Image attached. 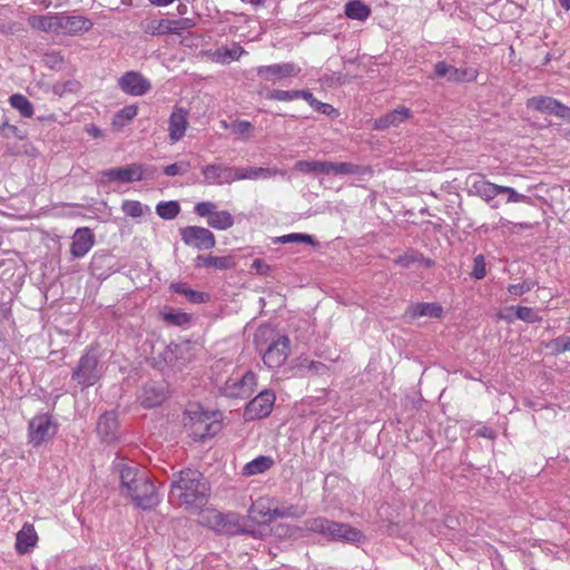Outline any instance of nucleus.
Listing matches in <instances>:
<instances>
[{"mask_svg":"<svg viewBox=\"0 0 570 570\" xmlns=\"http://www.w3.org/2000/svg\"><path fill=\"white\" fill-rule=\"evenodd\" d=\"M117 466L124 495L129 497L142 509L153 508L159 502L156 488L145 471L122 462Z\"/></svg>","mask_w":570,"mask_h":570,"instance_id":"obj_1","label":"nucleus"},{"mask_svg":"<svg viewBox=\"0 0 570 570\" xmlns=\"http://www.w3.org/2000/svg\"><path fill=\"white\" fill-rule=\"evenodd\" d=\"M171 495L188 510H197L207 503L209 487L196 470L180 471L171 483Z\"/></svg>","mask_w":570,"mask_h":570,"instance_id":"obj_2","label":"nucleus"},{"mask_svg":"<svg viewBox=\"0 0 570 570\" xmlns=\"http://www.w3.org/2000/svg\"><path fill=\"white\" fill-rule=\"evenodd\" d=\"M185 415V426L195 440L213 436L219 429V414L206 412L199 405H190Z\"/></svg>","mask_w":570,"mask_h":570,"instance_id":"obj_3","label":"nucleus"},{"mask_svg":"<svg viewBox=\"0 0 570 570\" xmlns=\"http://www.w3.org/2000/svg\"><path fill=\"white\" fill-rule=\"evenodd\" d=\"M200 523L216 532L236 534L239 532L254 533L242 525V519L236 513H220L216 510H205L200 513Z\"/></svg>","mask_w":570,"mask_h":570,"instance_id":"obj_4","label":"nucleus"},{"mask_svg":"<svg viewBox=\"0 0 570 570\" xmlns=\"http://www.w3.org/2000/svg\"><path fill=\"white\" fill-rule=\"evenodd\" d=\"M257 385V376L253 371H246L243 374L236 373L227 379L222 386V393L232 399L249 397Z\"/></svg>","mask_w":570,"mask_h":570,"instance_id":"obj_5","label":"nucleus"},{"mask_svg":"<svg viewBox=\"0 0 570 570\" xmlns=\"http://www.w3.org/2000/svg\"><path fill=\"white\" fill-rule=\"evenodd\" d=\"M57 433V424L48 414L32 417L28 426L29 442L33 446H40L51 440Z\"/></svg>","mask_w":570,"mask_h":570,"instance_id":"obj_6","label":"nucleus"},{"mask_svg":"<svg viewBox=\"0 0 570 570\" xmlns=\"http://www.w3.org/2000/svg\"><path fill=\"white\" fill-rule=\"evenodd\" d=\"M153 173L154 169L139 163H132L124 167L106 169L101 175L108 181L134 183L142 180Z\"/></svg>","mask_w":570,"mask_h":570,"instance_id":"obj_7","label":"nucleus"},{"mask_svg":"<svg viewBox=\"0 0 570 570\" xmlns=\"http://www.w3.org/2000/svg\"><path fill=\"white\" fill-rule=\"evenodd\" d=\"M101 376V367L98 364L97 355L87 352L79 361L72 373V379L82 386L94 385Z\"/></svg>","mask_w":570,"mask_h":570,"instance_id":"obj_8","label":"nucleus"},{"mask_svg":"<svg viewBox=\"0 0 570 570\" xmlns=\"http://www.w3.org/2000/svg\"><path fill=\"white\" fill-rule=\"evenodd\" d=\"M181 239L188 246L197 249H210L215 246L214 234L204 227L188 226L180 230Z\"/></svg>","mask_w":570,"mask_h":570,"instance_id":"obj_9","label":"nucleus"},{"mask_svg":"<svg viewBox=\"0 0 570 570\" xmlns=\"http://www.w3.org/2000/svg\"><path fill=\"white\" fill-rule=\"evenodd\" d=\"M289 354V340L287 336H279L263 354V362L269 368L281 367Z\"/></svg>","mask_w":570,"mask_h":570,"instance_id":"obj_10","label":"nucleus"},{"mask_svg":"<svg viewBox=\"0 0 570 570\" xmlns=\"http://www.w3.org/2000/svg\"><path fill=\"white\" fill-rule=\"evenodd\" d=\"M275 394L265 390L254 397L245 409V415L248 420H255L269 415L275 403Z\"/></svg>","mask_w":570,"mask_h":570,"instance_id":"obj_11","label":"nucleus"},{"mask_svg":"<svg viewBox=\"0 0 570 570\" xmlns=\"http://www.w3.org/2000/svg\"><path fill=\"white\" fill-rule=\"evenodd\" d=\"M272 498H258L248 509V517L258 524H268L276 519L277 507Z\"/></svg>","mask_w":570,"mask_h":570,"instance_id":"obj_12","label":"nucleus"},{"mask_svg":"<svg viewBox=\"0 0 570 570\" xmlns=\"http://www.w3.org/2000/svg\"><path fill=\"white\" fill-rule=\"evenodd\" d=\"M94 23L82 16H69L58 13L57 35L75 36L80 32L89 31Z\"/></svg>","mask_w":570,"mask_h":570,"instance_id":"obj_13","label":"nucleus"},{"mask_svg":"<svg viewBox=\"0 0 570 570\" xmlns=\"http://www.w3.org/2000/svg\"><path fill=\"white\" fill-rule=\"evenodd\" d=\"M302 68L294 62L274 63L269 66H259L257 75L266 81H276L287 77H296Z\"/></svg>","mask_w":570,"mask_h":570,"instance_id":"obj_14","label":"nucleus"},{"mask_svg":"<svg viewBox=\"0 0 570 570\" xmlns=\"http://www.w3.org/2000/svg\"><path fill=\"white\" fill-rule=\"evenodd\" d=\"M118 85L124 92L131 96H142L151 88L150 81L136 71H128L122 75L118 80Z\"/></svg>","mask_w":570,"mask_h":570,"instance_id":"obj_15","label":"nucleus"},{"mask_svg":"<svg viewBox=\"0 0 570 570\" xmlns=\"http://www.w3.org/2000/svg\"><path fill=\"white\" fill-rule=\"evenodd\" d=\"M528 108L554 115L559 118H567L570 115V108L561 104L560 101L551 98V97H533L527 102Z\"/></svg>","mask_w":570,"mask_h":570,"instance_id":"obj_16","label":"nucleus"},{"mask_svg":"<svg viewBox=\"0 0 570 570\" xmlns=\"http://www.w3.org/2000/svg\"><path fill=\"white\" fill-rule=\"evenodd\" d=\"M435 77L446 78L449 81L463 82L476 79L478 72L473 68H455L444 61H439L434 67Z\"/></svg>","mask_w":570,"mask_h":570,"instance_id":"obj_17","label":"nucleus"},{"mask_svg":"<svg viewBox=\"0 0 570 570\" xmlns=\"http://www.w3.org/2000/svg\"><path fill=\"white\" fill-rule=\"evenodd\" d=\"M188 128V111L181 107H175L168 119V138L171 144L183 139Z\"/></svg>","mask_w":570,"mask_h":570,"instance_id":"obj_18","label":"nucleus"},{"mask_svg":"<svg viewBox=\"0 0 570 570\" xmlns=\"http://www.w3.org/2000/svg\"><path fill=\"white\" fill-rule=\"evenodd\" d=\"M232 166L225 164H209L202 167L204 183L207 185L233 184Z\"/></svg>","mask_w":570,"mask_h":570,"instance_id":"obj_19","label":"nucleus"},{"mask_svg":"<svg viewBox=\"0 0 570 570\" xmlns=\"http://www.w3.org/2000/svg\"><path fill=\"white\" fill-rule=\"evenodd\" d=\"M95 245V236L88 227L77 228L70 247L75 257H83Z\"/></svg>","mask_w":570,"mask_h":570,"instance_id":"obj_20","label":"nucleus"},{"mask_svg":"<svg viewBox=\"0 0 570 570\" xmlns=\"http://www.w3.org/2000/svg\"><path fill=\"white\" fill-rule=\"evenodd\" d=\"M97 432L105 442H114L118 438V420L114 411L105 412L98 423Z\"/></svg>","mask_w":570,"mask_h":570,"instance_id":"obj_21","label":"nucleus"},{"mask_svg":"<svg viewBox=\"0 0 570 570\" xmlns=\"http://www.w3.org/2000/svg\"><path fill=\"white\" fill-rule=\"evenodd\" d=\"M246 53L247 52L242 46L238 43H232L230 46L217 48L215 51H209L207 56L214 62L228 65L233 61L239 60V58Z\"/></svg>","mask_w":570,"mask_h":570,"instance_id":"obj_22","label":"nucleus"},{"mask_svg":"<svg viewBox=\"0 0 570 570\" xmlns=\"http://www.w3.org/2000/svg\"><path fill=\"white\" fill-rule=\"evenodd\" d=\"M471 179V191L484 202L490 203L500 195V185L484 180L480 175H473Z\"/></svg>","mask_w":570,"mask_h":570,"instance_id":"obj_23","label":"nucleus"},{"mask_svg":"<svg viewBox=\"0 0 570 570\" xmlns=\"http://www.w3.org/2000/svg\"><path fill=\"white\" fill-rule=\"evenodd\" d=\"M233 183L244 179H266L277 174L276 169L263 167H233L232 166Z\"/></svg>","mask_w":570,"mask_h":570,"instance_id":"obj_24","label":"nucleus"},{"mask_svg":"<svg viewBox=\"0 0 570 570\" xmlns=\"http://www.w3.org/2000/svg\"><path fill=\"white\" fill-rule=\"evenodd\" d=\"M410 109L406 107H399L395 110L380 117L374 122V128L383 130L390 127H397L410 117Z\"/></svg>","mask_w":570,"mask_h":570,"instance_id":"obj_25","label":"nucleus"},{"mask_svg":"<svg viewBox=\"0 0 570 570\" xmlns=\"http://www.w3.org/2000/svg\"><path fill=\"white\" fill-rule=\"evenodd\" d=\"M38 541L37 532L32 524L26 523L17 533L16 550L18 553H27Z\"/></svg>","mask_w":570,"mask_h":570,"instance_id":"obj_26","label":"nucleus"},{"mask_svg":"<svg viewBox=\"0 0 570 570\" xmlns=\"http://www.w3.org/2000/svg\"><path fill=\"white\" fill-rule=\"evenodd\" d=\"M28 23L32 29L57 35L58 13L32 14Z\"/></svg>","mask_w":570,"mask_h":570,"instance_id":"obj_27","label":"nucleus"},{"mask_svg":"<svg viewBox=\"0 0 570 570\" xmlns=\"http://www.w3.org/2000/svg\"><path fill=\"white\" fill-rule=\"evenodd\" d=\"M406 316L415 320L422 316L441 317L442 307L436 303H417L406 309Z\"/></svg>","mask_w":570,"mask_h":570,"instance_id":"obj_28","label":"nucleus"},{"mask_svg":"<svg viewBox=\"0 0 570 570\" xmlns=\"http://www.w3.org/2000/svg\"><path fill=\"white\" fill-rule=\"evenodd\" d=\"M306 528L312 532L322 534L327 539L333 540L335 535V528H337V522L318 517L308 520L306 522Z\"/></svg>","mask_w":570,"mask_h":570,"instance_id":"obj_29","label":"nucleus"},{"mask_svg":"<svg viewBox=\"0 0 570 570\" xmlns=\"http://www.w3.org/2000/svg\"><path fill=\"white\" fill-rule=\"evenodd\" d=\"M274 460L269 455H259L246 463L242 470L243 475L253 476L265 473L274 465Z\"/></svg>","mask_w":570,"mask_h":570,"instance_id":"obj_30","label":"nucleus"},{"mask_svg":"<svg viewBox=\"0 0 570 570\" xmlns=\"http://www.w3.org/2000/svg\"><path fill=\"white\" fill-rule=\"evenodd\" d=\"M165 397L164 391L155 385L145 386L138 396L140 404L147 409L161 404Z\"/></svg>","mask_w":570,"mask_h":570,"instance_id":"obj_31","label":"nucleus"},{"mask_svg":"<svg viewBox=\"0 0 570 570\" xmlns=\"http://www.w3.org/2000/svg\"><path fill=\"white\" fill-rule=\"evenodd\" d=\"M196 265L199 267H215L217 269H229L235 266V261L230 256L199 255L196 258Z\"/></svg>","mask_w":570,"mask_h":570,"instance_id":"obj_32","label":"nucleus"},{"mask_svg":"<svg viewBox=\"0 0 570 570\" xmlns=\"http://www.w3.org/2000/svg\"><path fill=\"white\" fill-rule=\"evenodd\" d=\"M333 540L348 543H360L364 540V535L358 529L353 528L346 523L337 522V528H335V535Z\"/></svg>","mask_w":570,"mask_h":570,"instance_id":"obj_33","label":"nucleus"},{"mask_svg":"<svg viewBox=\"0 0 570 570\" xmlns=\"http://www.w3.org/2000/svg\"><path fill=\"white\" fill-rule=\"evenodd\" d=\"M345 14L350 19L365 21L371 14V9L362 0H351L345 4Z\"/></svg>","mask_w":570,"mask_h":570,"instance_id":"obj_34","label":"nucleus"},{"mask_svg":"<svg viewBox=\"0 0 570 570\" xmlns=\"http://www.w3.org/2000/svg\"><path fill=\"white\" fill-rule=\"evenodd\" d=\"M208 225L215 229L225 230L233 226L234 217L227 210H216L207 220Z\"/></svg>","mask_w":570,"mask_h":570,"instance_id":"obj_35","label":"nucleus"},{"mask_svg":"<svg viewBox=\"0 0 570 570\" xmlns=\"http://www.w3.org/2000/svg\"><path fill=\"white\" fill-rule=\"evenodd\" d=\"M360 173H361L360 166H357L355 164L327 161L326 175L343 176V175H355V174H360Z\"/></svg>","mask_w":570,"mask_h":570,"instance_id":"obj_36","label":"nucleus"},{"mask_svg":"<svg viewBox=\"0 0 570 570\" xmlns=\"http://www.w3.org/2000/svg\"><path fill=\"white\" fill-rule=\"evenodd\" d=\"M171 288L174 292L184 295L191 303H204L208 299L206 293L194 291L185 283L171 284Z\"/></svg>","mask_w":570,"mask_h":570,"instance_id":"obj_37","label":"nucleus"},{"mask_svg":"<svg viewBox=\"0 0 570 570\" xmlns=\"http://www.w3.org/2000/svg\"><path fill=\"white\" fill-rule=\"evenodd\" d=\"M274 244H299L304 243L307 245L316 246L317 242L314 239L312 235L303 234V233H292L283 236L275 237L273 239Z\"/></svg>","mask_w":570,"mask_h":570,"instance_id":"obj_38","label":"nucleus"},{"mask_svg":"<svg viewBox=\"0 0 570 570\" xmlns=\"http://www.w3.org/2000/svg\"><path fill=\"white\" fill-rule=\"evenodd\" d=\"M10 106L18 110L22 117L30 118L33 115L32 104L21 94H14L9 98Z\"/></svg>","mask_w":570,"mask_h":570,"instance_id":"obj_39","label":"nucleus"},{"mask_svg":"<svg viewBox=\"0 0 570 570\" xmlns=\"http://www.w3.org/2000/svg\"><path fill=\"white\" fill-rule=\"evenodd\" d=\"M144 31L151 36L170 35L169 19H153L147 21Z\"/></svg>","mask_w":570,"mask_h":570,"instance_id":"obj_40","label":"nucleus"},{"mask_svg":"<svg viewBox=\"0 0 570 570\" xmlns=\"http://www.w3.org/2000/svg\"><path fill=\"white\" fill-rule=\"evenodd\" d=\"M137 115V107L129 105L120 109L112 119V126L120 129Z\"/></svg>","mask_w":570,"mask_h":570,"instance_id":"obj_41","label":"nucleus"},{"mask_svg":"<svg viewBox=\"0 0 570 570\" xmlns=\"http://www.w3.org/2000/svg\"><path fill=\"white\" fill-rule=\"evenodd\" d=\"M121 210L129 217L139 218L149 212V207L138 200L126 199L121 204Z\"/></svg>","mask_w":570,"mask_h":570,"instance_id":"obj_42","label":"nucleus"},{"mask_svg":"<svg viewBox=\"0 0 570 570\" xmlns=\"http://www.w3.org/2000/svg\"><path fill=\"white\" fill-rule=\"evenodd\" d=\"M180 212V206L177 202H161L156 206V213L164 219H174Z\"/></svg>","mask_w":570,"mask_h":570,"instance_id":"obj_43","label":"nucleus"},{"mask_svg":"<svg viewBox=\"0 0 570 570\" xmlns=\"http://www.w3.org/2000/svg\"><path fill=\"white\" fill-rule=\"evenodd\" d=\"M327 161L318 160H299L295 164V169L305 174L321 173L326 175Z\"/></svg>","mask_w":570,"mask_h":570,"instance_id":"obj_44","label":"nucleus"},{"mask_svg":"<svg viewBox=\"0 0 570 570\" xmlns=\"http://www.w3.org/2000/svg\"><path fill=\"white\" fill-rule=\"evenodd\" d=\"M195 24V21L190 18L169 20L170 35H181L184 31L194 28Z\"/></svg>","mask_w":570,"mask_h":570,"instance_id":"obj_45","label":"nucleus"},{"mask_svg":"<svg viewBox=\"0 0 570 570\" xmlns=\"http://www.w3.org/2000/svg\"><path fill=\"white\" fill-rule=\"evenodd\" d=\"M515 318L527 323L541 322V317L531 308L527 306H518L514 309Z\"/></svg>","mask_w":570,"mask_h":570,"instance_id":"obj_46","label":"nucleus"},{"mask_svg":"<svg viewBox=\"0 0 570 570\" xmlns=\"http://www.w3.org/2000/svg\"><path fill=\"white\" fill-rule=\"evenodd\" d=\"M190 169V163L187 160L177 161L164 167V174L173 177L177 175H185Z\"/></svg>","mask_w":570,"mask_h":570,"instance_id":"obj_47","label":"nucleus"},{"mask_svg":"<svg viewBox=\"0 0 570 570\" xmlns=\"http://www.w3.org/2000/svg\"><path fill=\"white\" fill-rule=\"evenodd\" d=\"M304 514H305L304 508L289 504V505L282 507V508L277 507L276 519L277 518H294L295 519V518H301Z\"/></svg>","mask_w":570,"mask_h":570,"instance_id":"obj_48","label":"nucleus"},{"mask_svg":"<svg viewBox=\"0 0 570 570\" xmlns=\"http://www.w3.org/2000/svg\"><path fill=\"white\" fill-rule=\"evenodd\" d=\"M230 129L240 138L247 139L253 131V125L247 120H236L230 125Z\"/></svg>","mask_w":570,"mask_h":570,"instance_id":"obj_49","label":"nucleus"},{"mask_svg":"<svg viewBox=\"0 0 570 570\" xmlns=\"http://www.w3.org/2000/svg\"><path fill=\"white\" fill-rule=\"evenodd\" d=\"M267 99L277 101H292L297 99V90L273 89L267 94Z\"/></svg>","mask_w":570,"mask_h":570,"instance_id":"obj_50","label":"nucleus"},{"mask_svg":"<svg viewBox=\"0 0 570 570\" xmlns=\"http://www.w3.org/2000/svg\"><path fill=\"white\" fill-rule=\"evenodd\" d=\"M500 194L508 195V203H523L528 200V197L525 195L518 193L514 188L509 186L500 185Z\"/></svg>","mask_w":570,"mask_h":570,"instance_id":"obj_51","label":"nucleus"},{"mask_svg":"<svg viewBox=\"0 0 570 570\" xmlns=\"http://www.w3.org/2000/svg\"><path fill=\"white\" fill-rule=\"evenodd\" d=\"M216 204L212 202H202L196 204L195 206V213L199 215L200 217H208L210 218V215L215 214L216 212Z\"/></svg>","mask_w":570,"mask_h":570,"instance_id":"obj_52","label":"nucleus"},{"mask_svg":"<svg viewBox=\"0 0 570 570\" xmlns=\"http://www.w3.org/2000/svg\"><path fill=\"white\" fill-rule=\"evenodd\" d=\"M487 274L485 262L483 255L474 258L473 271L471 275L476 279H482Z\"/></svg>","mask_w":570,"mask_h":570,"instance_id":"obj_53","label":"nucleus"},{"mask_svg":"<svg viewBox=\"0 0 570 570\" xmlns=\"http://www.w3.org/2000/svg\"><path fill=\"white\" fill-rule=\"evenodd\" d=\"M551 345L553 346L557 353L570 351V337L559 336L551 342Z\"/></svg>","mask_w":570,"mask_h":570,"instance_id":"obj_54","label":"nucleus"},{"mask_svg":"<svg viewBox=\"0 0 570 570\" xmlns=\"http://www.w3.org/2000/svg\"><path fill=\"white\" fill-rule=\"evenodd\" d=\"M417 259H419V255L406 253L402 256H399L395 259V264L403 266V267H409L411 264H413Z\"/></svg>","mask_w":570,"mask_h":570,"instance_id":"obj_55","label":"nucleus"},{"mask_svg":"<svg viewBox=\"0 0 570 570\" xmlns=\"http://www.w3.org/2000/svg\"><path fill=\"white\" fill-rule=\"evenodd\" d=\"M252 268L256 271L259 275H267L269 272V266L263 259H255L252 264Z\"/></svg>","mask_w":570,"mask_h":570,"instance_id":"obj_56","label":"nucleus"},{"mask_svg":"<svg viewBox=\"0 0 570 570\" xmlns=\"http://www.w3.org/2000/svg\"><path fill=\"white\" fill-rule=\"evenodd\" d=\"M515 307H509L505 309H501L498 312L497 316L499 320H503L508 323H512L515 318V315L513 316L512 313L514 312Z\"/></svg>","mask_w":570,"mask_h":570,"instance_id":"obj_57","label":"nucleus"},{"mask_svg":"<svg viewBox=\"0 0 570 570\" xmlns=\"http://www.w3.org/2000/svg\"><path fill=\"white\" fill-rule=\"evenodd\" d=\"M318 112L330 116L332 118H336L340 114L337 109H335L332 105L323 102V105L320 106Z\"/></svg>","mask_w":570,"mask_h":570,"instance_id":"obj_58","label":"nucleus"},{"mask_svg":"<svg viewBox=\"0 0 570 570\" xmlns=\"http://www.w3.org/2000/svg\"><path fill=\"white\" fill-rule=\"evenodd\" d=\"M2 129L7 131L6 132L7 137H9L11 135V136H14V137H17L19 139H23L24 138V136L21 134L20 129L17 126L4 124L2 126Z\"/></svg>","mask_w":570,"mask_h":570,"instance_id":"obj_59","label":"nucleus"},{"mask_svg":"<svg viewBox=\"0 0 570 570\" xmlns=\"http://www.w3.org/2000/svg\"><path fill=\"white\" fill-rule=\"evenodd\" d=\"M508 292L513 296H521L527 293V287H522V284H511L508 286Z\"/></svg>","mask_w":570,"mask_h":570,"instance_id":"obj_60","label":"nucleus"},{"mask_svg":"<svg viewBox=\"0 0 570 570\" xmlns=\"http://www.w3.org/2000/svg\"><path fill=\"white\" fill-rule=\"evenodd\" d=\"M326 366L321 362L308 361V372L321 374L325 371Z\"/></svg>","mask_w":570,"mask_h":570,"instance_id":"obj_61","label":"nucleus"},{"mask_svg":"<svg viewBox=\"0 0 570 570\" xmlns=\"http://www.w3.org/2000/svg\"><path fill=\"white\" fill-rule=\"evenodd\" d=\"M511 225H513V224L510 220H508L507 218L500 217L498 223L494 225V228L495 229H501L502 232H504Z\"/></svg>","mask_w":570,"mask_h":570,"instance_id":"obj_62","label":"nucleus"},{"mask_svg":"<svg viewBox=\"0 0 570 570\" xmlns=\"http://www.w3.org/2000/svg\"><path fill=\"white\" fill-rule=\"evenodd\" d=\"M302 98L311 105L315 97L308 90H297V99Z\"/></svg>","mask_w":570,"mask_h":570,"instance_id":"obj_63","label":"nucleus"},{"mask_svg":"<svg viewBox=\"0 0 570 570\" xmlns=\"http://www.w3.org/2000/svg\"><path fill=\"white\" fill-rule=\"evenodd\" d=\"M168 320H171L176 324H180L183 321H187L188 316L186 314H168L166 316Z\"/></svg>","mask_w":570,"mask_h":570,"instance_id":"obj_64","label":"nucleus"}]
</instances>
